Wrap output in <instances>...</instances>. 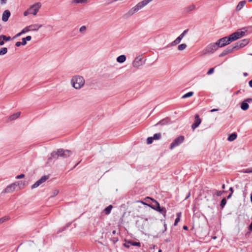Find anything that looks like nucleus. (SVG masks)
I'll return each instance as SVG.
<instances>
[{
    "mask_svg": "<svg viewBox=\"0 0 252 252\" xmlns=\"http://www.w3.org/2000/svg\"><path fill=\"white\" fill-rule=\"evenodd\" d=\"M250 200H251V202L252 203V193L251 194Z\"/></svg>",
    "mask_w": 252,
    "mask_h": 252,
    "instance_id": "nucleus-64",
    "label": "nucleus"
},
{
    "mask_svg": "<svg viewBox=\"0 0 252 252\" xmlns=\"http://www.w3.org/2000/svg\"><path fill=\"white\" fill-rule=\"evenodd\" d=\"M147 223L146 220H143L141 225L138 226L139 230L143 232L145 230L144 225Z\"/></svg>",
    "mask_w": 252,
    "mask_h": 252,
    "instance_id": "nucleus-28",
    "label": "nucleus"
},
{
    "mask_svg": "<svg viewBox=\"0 0 252 252\" xmlns=\"http://www.w3.org/2000/svg\"><path fill=\"white\" fill-rule=\"evenodd\" d=\"M170 119L168 117H166L161 120H160L159 122H158L157 124H155L154 126H157L158 125H165L168 124L170 123Z\"/></svg>",
    "mask_w": 252,
    "mask_h": 252,
    "instance_id": "nucleus-17",
    "label": "nucleus"
},
{
    "mask_svg": "<svg viewBox=\"0 0 252 252\" xmlns=\"http://www.w3.org/2000/svg\"><path fill=\"white\" fill-rule=\"evenodd\" d=\"M189 31L188 29L185 30L177 38H179L180 41L183 38Z\"/></svg>",
    "mask_w": 252,
    "mask_h": 252,
    "instance_id": "nucleus-29",
    "label": "nucleus"
},
{
    "mask_svg": "<svg viewBox=\"0 0 252 252\" xmlns=\"http://www.w3.org/2000/svg\"><path fill=\"white\" fill-rule=\"evenodd\" d=\"M113 208V206L112 205H110L107 207H106L104 210V212L105 215H109L110 214L112 209Z\"/></svg>",
    "mask_w": 252,
    "mask_h": 252,
    "instance_id": "nucleus-24",
    "label": "nucleus"
},
{
    "mask_svg": "<svg viewBox=\"0 0 252 252\" xmlns=\"http://www.w3.org/2000/svg\"><path fill=\"white\" fill-rule=\"evenodd\" d=\"M25 177V175L24 174H20L16 176V178L17 179H22Z\"/></svg>",
    "mask_w": 252,
    "mask_h": 252,
    "instance_id": "nucleus-49",
    "label": "nucleus"
},
{
    "mask_svg": "<svg viewBox=\"0 0 252 252\" xmlns=\"http://www.w3.org/2000/svg\"><path fill=\"white\" fill-rule=\"evenodd\" d=\"M243 173H252V167L243 170Z\"/></svg>",
    "mask_w": 252,
    "mask_h": 252,
    "instance_id": "nucleus-42",
    "label": "nucleus"
},
{
    "mask_svg": "<svg viewBox=\"0 0 252 252\" xmlns=\"http://www.w3.org/2000/svg\"><path fill=\"white\" fill-rule=\"evenodd\" d=\"M6 0H0V1L1 4H5L6 3Z\"/></svg>",
    "mask_w": 252,
    "mask_h": 252,
    "instance_id": "nucleus-56",
    "label": "nucleus"
},
{
    "mask_svg": "<svg viewBox=\"0 0 252 252\" xmlns=\"http://www.w3.org/2000/svg\"><path fill=\"white\" fill-rule=\"evenodd\" d=\"M245 32L244 31H237L230 35L232 41L236 40L237 39L244 36Z\"/></svg>",
    "mask_w": 252,
    "mask_h": 252,
    "instance_id": "nucleus-9",
    "label": "nucleus"
},
{
    "mask_svg": "<svg viewBox=\"0 0 252 252\" xmlns=\"http://www.w3.org/2000/svg\"><path fill=\"white\" fill-rule=\"evenodd\" d=\"M243 75L245 77L247 76L248 75V74L246 72H245L243 73Z\"/></svg>",
    "mask_w": 252,
    "mask_h": 252,
    "instance_id": "nucleus-63",
    "label": "nucleus"
},
{
    "mask_svg": "<svg viewBox=\"0 0 252 252\" xmlns=\"http://www.w3.org/2000/svg\"><path fill=\"white\" fill-rule=\"evenodd\" d=\"M11 15L10 12L8 10H5L2 13V20L3 22H7Z\"/></svg>",
    "mask_w": 252,
    "mask_h": 252,
    "instance_id": "nucleus-14",
    "label": "nucleus"
},
{
    "mask_svg": "<svg viewBox=\"0 0 252 252\" xmlns=\"http://www.w3.org/2000/svg\"><path fill=\"white\" fill-rule=\"evenodd\" d=\"M237 138V134L235 133H233L231 134L227 138V140L229 141H232L234 140Z\"/></svg>",
    "mask_w": 252,
    "mask_h": 252,
    "instance_id": "nucleus-26",
    "label": "nucleus"
},
{
    "mask_svg": "<svg viewBox=\"0 0 252 252\" xmlns=\"http://www.w3.org/2000/svg\"><path fill=\"white\" fill-rule=\"evenodd\" d=\"M72 154V152L68 150L59 149L57 151H53L51 154V157L48 159L50 161L52 159H57L59 157L63 158L69 157Z\"/></svg>",
    "mask_w": 252,
    "mask_h": 252,
    "instance_id": "nucleus-2",
    "label": "nucleus"
},
{
    "mask_svg": "<svg viewBox=\"0 0 252 252\" xmlns=\"http://www.w3.org/2000/svg\"><path fill=\"white\" fill-rule=\"evenodd\" d=\"M59 193V190L57 189H55L53 191L52 194L50 196V197H53L56 196Z\"/></svg>",
    "mask_w": 252,
    "mask_h": 252,
    "instance_id": "nucleus-43",
    "label": "nucleus"
},
{
    "mask_svg": "<svg viewBox=\"0 0 252 252\" xmlns=\"http://www.w3.org/2000/svg\"><path fill=\"white\" fill-rule=\"evenodd\" d=\"M193 94V92H188V93H186V94H185L182 96V98H187V97H190V96H192Z\"/></svg>",
    "mask_w": 252,
    "mask_h": 252,
    "instance_id": "nucleus-34",
    "label": "nucleus"
},
{
    "mask_svg": "<svg viewBox=\"0 0 252 252\" xmlns=\"http://www.w3.org/2000/svg\"><path fill=\"white\" fill-rule=\"evenodd\" d=\"M153 140H154V139H153V137H148L147 139V143L148 144H152L153 143Z\"/></svg>",
    "mask_w": 252,
    "mask_h": 252,
    "instance_id": "nucleus-41",
    "label": "nucleus"
},
{
    "mask_svg": "<svg viewBox=\"0 0 252 252\" xmlns=\"http://www.w3.org/2000/svg\"><path fill=\"white\" fill-rule=\"evenodd\" d=\"M152 201L155 202L156 205H148L149 206H150L151 208L155 210H156L157 211V210L160 209L161 208L159 205V203L156 201V200L154 199H151Z\"/></svg>",
    "mask_w": 252,
    "mask_h": 252,
    "instance_id": "nucleus-18",
    "label": "nucleus"
},
{
    "mask_svg": "<svg viewBox=\"0 0 252 252\" xmlns=\"http://www.w3.org/2000/svg\"><path fill=\"white\" fill-rule=\"evenodd\" d=\"M126 60V56L124 55L119 56L117 58V62L119 63H123Z\"/></svg>",
    "mask_w": 252,
    "mask_h": 252,
    "instance_id": "nucleus-22",
    "label": "nucleus"
},
{
    "mask_svg": "<svg viewBox=\"0 0 252 252\" xmlns=\"http://www.w3.org/2000/svg\"><path fill=\"white\" fill-rule=\"evenodd\" d=\"M88 0H73L72 1V3H87Z\"/></svg>",
    "mask_w": 252,
    "mask_h": 252,
    "instance_id": "nucleus-33",
    "label": "nucleus"
},
{
    "mask_svg": "<svg viewBox=\"0 0 252 252\" xmlns=\"http://www.w3.org/2000/svg\"><path fill=\"white\" fill-rule=\"evenodd\" d=\"M229 190L230 191V193H233L234 190H233V189L232 187H230Z\"/></svg>",
    "mask_w": 252,
    "mask_h": 252,
    "instance_id": "nucleus-57",
    "label": "nucleus"
},
{
    "mask_svg": "<svg viewBox=\"0 0 252 252\" xmlns=\"http://www.w3.org/2000/svg\"><path fill=\"white\" fill-rule=\"evenodd\" d=\"M232 194L233 193H230L227 196V198L230 199L231 197Z\"/></svg>",
    "mask_w": 252,
    "mask_h": 252,
    "instance_id": "nucleus-60",
    "label": "nucleus"
},
{
    "mask_svg": "<svg viewBox=\"0 0 252 252\" xmlns=\"http://www.w3.org/2000/svg\"><path fill=\"white\" fill-rule=\"evenodd\" d=\"M8 219H9V218L7 217H3V218L0 219V224L3 222L5 220H8Z\"/></svg>",
    "mask_w": 252,
    "mask_h": 252,
    "instance_id": "nucleus-46",
    "label": "nucleus"
},
{
    "mask_svg": "<svg viewBox=\"0 0 252 252\" xmlns=\"http://www.w3.org/2000/svg\"><path fill=\"white\" fill-rule=\"evenodd\" d=\"M40 7L41 4L39 2H37L34 4L29 8L30 13L33 15H35L39 11Z\"/></svg>",
    "mask_w": 252,
    "mask_h": 252,
    "instance_id": "nucleus-7",
    "label": "nucleus"
},
{
    "mask_svg": "<svg viewBox=\"0 0 252 252\" xmlns=\"http://www.w3.org/2000/svg\"><path fill=\"white\" fill-rule=\"evenodd\" d=\"M249 85L250 87L252 88V79L249 82Z\"/></svg>",
    "mask_w": 252,
    "mask_h": 252,
    "instance_id": "nucleus-59",
    "label": "nucleus"
},
{
    "mask_svg": "<svg viewBox=\"0 0 252 252\" xmlns=\"http://www.w3.org/2000/svg\"><path fill=\"white\" fill-rule=\"evenodd\" d=\"M70 223H68L66 224V226H64V227H63L62 228H61V230H60V232H62L63 230H64L66 228H67L68 227H69V226L70 225Z\"/></svg>",
    "mask_w": 252,
    "mask_h": 252,
    "instance_id": "nucleus-48",
    "label": "nucleus"
},
{
    "mask_svg": "<svg viewBox=\"0 0 252 252\" xmlns=\"http://www.w3.org/2000/svg\"><path fill=\"white\" fill-rule=\"evenodd\" d=\"M224 192V191H219V190H216L215 194L217 196H221L222 193Z\"/></svg>",
    "mask_w": 252,
    "mask_h": 252,
    "instance_id": "nucleus-44",
    "label": "nucleus"
},
{
    "mask_svg": "<svg viewBox=\"0 0 252 252\" xmlns=\"http://www.w3.org/2000/svg\"><path fill=\"white\" fill-rule=\"evenodd\" d=\"M196 9V5L194 4H191L187 6L184 9V12L185 13H189Z\"/></svg>",
    "mask_w": 252,
    "mask_h": 252,
    "instance_id": "nucleus-15",
    "label": "nucleus"
},
{
    "mask_svg": "<svg viewBox=\"0 0 252 252\" xmlns=\"http://www.w3.org/2000/svg\"><path fill=\"white\" fill-rule=\"evenodd\" d=\"M217 42L212 43L209 44L203 51L204 54H210L213 53L216 51L218 48Z\"/></svg>",
    "mask_w": 252,
    "mask_h": 252,
    "instance_id": "nucleus-5",
    "label": "nucleus"
},
{
    "mask_svg": "<svg viewBox=\"0 0 252 252\" xmlns=\"http://www.w3.org/2000/svg\"><path fill=\"white\" fill-rule=\"evenodd\" d=\"M0 36L4 41H8L11 39L10 36H6V35L3 34Z\"/></svg>",
    "mask_w": 252,
    "mask_h": 252,
    "instance_id": "nucleus-37",
    "label": "nucleus"
},
{
    "mask_svg": "<svg viewBox=\"0 0 252 252\" xmlns=\"http://www.w3.org/2000/svg\"><path fill=\"white\" fill-rule=\"evenodd\" d=\"M234 50H235V49L234 45L229 46L223 50V51L219 55V57H222L230 53H231Z\"/></svg>",
    "mask_w": 252,
    "mask_h": 252,
    "instance_id": "nucleus-12",
    "label": "nucleus"
},
{
    "mask_svg": "<svg viewBox=\"0 0 252 252\" xmlns=\"http://www.w3.org/2000/svg\"><path fill=\"white\" fill-rule=\"evenodd\" d=\"M22 45V43H21V42H20V41H17V42H16V43H15V46H16V47H19V46H20V45Z\"/></svg>",
    "mask_w": 252,
    "mask_h": 252,
    "instance_id": "nucleus-54",
    "label": "nucleus"
},
{
    "mask_svg": "<svg viewBox=\"0 0 252 252\" xmlns=\"http://www.w3.org/2000/svg\"><path fill=\"white\" fill-rule=\"evenodd\" d=\"M214 71V68H211L210 69H209V70L208 71L207 74V75H211L212 74Z\"/></svg>",
    "mask_w": 252,
    "mask_h": 252,
    "instance_id": "nucleus-47",
    "label": "nucleus"
},
{
    "mask_svg": "<svg viewBox=\"0 0 252 252\" xmlns=\"http://www.w3.org/2000/svg\"><path fill=\"white\" fill-rule=\"evenodd\" d=\"M86 31V27L85 26H82L80 28L79 31L80 32H84Z\"/></svg>",
    "mask_w": 252,
    "mask_h": 252,
    "instance_id": "nucleus-45",
    "label": "nucleus"
},
{
    "mask_svg": "<svg viewBox=\"0 0 252 252\" xmlns=\"http://www.w3.org/2000/svg\"><path fill=\"white\" fill-rule=\"evenodd\" d=\"M182 216V213L181 212H178L177 213L176 215V218L174 222V225H176L177 223L180 221V218Z\"/></svg>",
    "mask_w": 252,
    "mask_h": 252,
    "instance_id": "nucleus-25",
    "label": "nucleus"
},
{
    "mask_svg": "<svg viewBox=\"0 0 252 252\" xmlns=\"http://www.w3.org/2000/svg\"><path fill=\"white\" fill-rule=\"evenodd\" d=\"M183 229L184 230H187L188 229V227L187 225H184L183 226Z\"/></svg>",
    "mask_w": 252,
    "mask_h": 252,
    "instance_id": "nucleus-61",
    "label": "nucleus"
},
{
    "mask_svg": "<svg viewBox=\"0 0 252 252\" xmlns=\"http://www.w3.org/2000/svg\"><path fill=\"white\" fill-rule=\"evenodd\" d=\"M249 42V39H244L241 40H240L236 42L235 45H234V48L235 49H238L239 48H241L242 47H243L245 46L246 45H247Z\"/></svg>",
    "mask_w": 252,
    "mask_h": 252,
    "instance_id": "nucleus-8",
    "label": "nucleus"
},
{
    "mask_svg": "<svg viewBox=\"0 0 252 252\" xmlns=\"http://www.w3.org/2000/svg\"><path fill=\"white\" fill-rule=\"evenodd\" d=\"M232 41H233L230 36L229 35V36H225L220 39L216 42L218 44V47L220 48H221L229 44Z\"/></svg>",
    "mask_w": 252,
    "mask_h": 252,
    "instance_id": "nucleus-4",
    "label": "nucleus"
},
{
    "mask_svg": "<svg viewBox=\"0 0 252 252\" xmlns=\"http://www.w3.org/2000/svg\"><path fill=\"white\" fill-rule=\"evenodd\" d=\"M123 245L125 247L129 248L130 247V244L129 243V241H128L127 243H124Z\"/></svg>",
    "mask_w": 252,
    "mask_h": 252,
    "instance_id": "nucleus-50",
    "label": "nucleus"
},
{
    "mask_svg": "<svg viewBox=\"0 0 252 252\" xmlns=\"http://www.w3.org/2000/svg\"><path fill=\"white\" fill-rule=\"evenodd\" d=\"M226 204V200L225 198H223L220 201V206L221 209H223Z\"/></svg>",
    "mask_w": 252,
    "mask_h": 252,
    "instance_id": "nucleus-35",
    "label": "nucleus"
},
{
    "mask_svg": "<svg viewBox=\"0 0 252 252\" xmlns=\"http://www.w3.org/2000/svg\"><path fill=\"white\" fill-rule=\"evenodd\" d=\"M49 178L48 176H42L39 180L41 182V184L45 182Z\"/></svg>",
    "mask_w": 252,
    "mask_h": 252,
    "instance_id": "nucleus-38",
    "label": "nucleus"
},
{
    "mask_svg": "<svg viewBox=\"0 0 252 252\" xmlns=\"http://www.w3.org/2000/svg\"><path fill=\"white\" fill-rule=\"evenodd\" d=\"M218 110V109H212L210 111L211 112H214L217 111Z\"/></svg>",
    "mask_w": 252,
    "mask_h": 252,
    "instance_id": "nucleus-62",
    "label": "nucleus"
},
{
    "mask_svg": "<svg viewBox=\"0 0 252 252\" xmlns=\"http://www.w3.org/2000/svg\"><path fill=\"white\" fill-rule=\"evenodd\" d=\"M72 86L75 89H81L85 84V80L82 76L76 75L71 80Z\"/></svg>",
    "mask_w": 252,
    "mask_h": 252,
    "instance_id": "nucleus-3",
    "label": "nucleus"
},
{
    "mask_svg": "<svg viewBox=\"0 0 252 252\" xmlns=\"http://www.w3.org/2000/svg\"><path fill=\"white\" fill-rule=\"evenodd\" d=\"M29 14H31L30 13V11L28 9L27 10H26V11L24 12V16H26L27 15H28Z\"/></svg>",
    "mask_w": 252,
    "mask_h": 252,
    "instance_id": "nucleus-53",
    "label": "nucleus"
},
{
    "mask_svg": "<svg viewBox=\"0 0 252 252\" xmlns=\"http://www.w3.org/2000/svg\"><path fill=\"white\" fill-rule=\"evenodd\" d=\"M245 100V101H247L248 103H252V98H248Z\"/></svg>",
    "mask_w": 252,
    "mask_h": 252,
    "instance_id": "nucleus-52",
    "label": "nucleus"
},
{
    "mask_svg": "<svg viewBox=\"0 0 252 252\" xmlns=\"http://www.w3.org/2000/svg\"><path fill=\"white\" fill-rule=\"evenodd\" d=\"M129 243H130V245L133 246H138V247H140L141 246V244H140V242L129 241Z\"/></svg>",
    "mask_w": 252,
    "mask_h": 252,
    "instance_id": "nucleus-39",
    "label": "nucleus"
},
{
    "mask_svg": "<svg viewBox=\"0 0 252 252\" xmlns=\"http://www.w3.org/2000/svg\"><path fill=\"white\" fill-rule=\"evenodd\" d=\"M157 211L161 213L162 215H163L164 217H165L166 213V210L165 208H160V209L157 210Z\"/></svg>",
    "mask_w": 252,
    "mask_h": 252,
    "instance_id": "nucleus-30",
    "label": "nucleus"
},
{
    "mask_svg": "<svg viewBox=\"0 0 252 252\" xmlns=\"http://www.w3.org/2000/svg\"><path fill=\"white\" fill-rule=\"evenodd\" d=\"M26 39V41H30L32 39V37L30 35L27 36L25 38Z\"/></svg>",
    "mask_w": 252,
    "mask_h": 252,
    "instance_id": "nucleus-55",
    "label": "nucleus"
},
{
    "mask_svg": "<svg viewBox=\"0 0 252 252\" xmlns=\"http://www.w3.org/2000/svg\"><path fill=\"white\" fill-rule=\"evenodd\" d=\"M185 138L184 136H180L178 137L175 138L174 140L171 143L170 149H173L175 147L180 145L184 141Z\"/></svg>",
    "mask_w": 252,
    "mask_h": 252,
    "instance_id": "nucleus-6",
    "label": "nucleus"
},
{
    "mask_svg": "<svg viewBox=\"0 0 252 252\" xmlns=\"http://www.w3.org/2000/svg\"><path fill=\"white\" fill-rule=\"evenodd\" d=\"M153 0H143L137 3L134 6L130 9L126 13L123 15V18L127 19L138 12L139 10L146 6L148 3Z\"/></svg>",
    "mask_w": 252,
    "mask_h": 252,
    "instance_id": "nucleus-1",
    "label": "nucleus"
},
{
    "mask_svg": "<svg viewBox=\"0 0 252 252\" xmlns=\"http://www.w3.org/2000/svg\"><path fill=\"white\" fill-rule=\"evenodd\" d=\"M201 122V120L198 114H196L194 118V122L191 126L192 129L194 130L197 128Z\"/></svg>",
    "mask_w": 252,
    "mask_h": 252,
    "instance_id": "nucleus-11",
    "label": "nucleus"
},
{
    "mask_svg": "<svg viewBox=\"0 0 252 252\" xmlns=\"http://www.w3.org/2000/svg\"><path fill=\"white\" fill-rule=\"evenodd\" d=\"M29 32V28H28V26L26 27L25 28H24L21 32H19L18 33H17L15 36L14 37H18L19 36H20L21 35H22V34H24L26 32Z\"/></svg>",
    "mask_w": 252,
    "mask_h": 252,
    "instance_id": "nucleus-23",
    "label": "nucleus"
},
{
    "mask_svg": "<svg viewBox=\"0 0 252 252\" xmlns=\"http://www.w3.org/2000/svg\"><path fill=\"white\" fill-rule=\"evenodd\" d=\"M118 241V239L117 238H114L113 240L114 243H116Z\"/></svg>",
    "mask_w": 252,
    "mask_h": 252,
    "instance_id": "nucleus-58",
    "label": "nucleus"
},
{
    "mask_svg": "<svg viewBox=\"0 0 252 252\" xmlns=\"http://www.w3.org/2000/svg\"><path fill=\"white\" fill-rule=\"evenodd\" d=\"M20 115V112H17L15 114H13V115H11L9 117V120H14L16 119H17Z\"/></svg>",
    "mask_w": 252,
    "mask_h": 252,
    "instance_id": "nucleus-27",
    "label": "nucleus"
},
{
    "mask_svg": "<svg viewBox=\"0 0 252 252\" xmlns=\"http://www.w3.org/2000/svg\"><path fill=\"white\" fill-rule=\"evenodd\" d=\"M246 1L245 0H242L239 2L237 6H236V10L238 11H240L245 5Z\"/></svg>",
    "mask_w": 252,
    "mask_h": 252,
    "instance_id": "nucleus-21",
    "label": "nucleus"
},
{
    "mask_svg": "<svg viewBox=\"0 0 252 252\" xmlns=\"http://www.w3.org/2000/svg\"><path fill=\"white\" fill-rule=\"evenodd\" d=\"M7 52V48L6 47H3L0 50V56L4 55Z\"/></svg>",
    "mask_w": 252,
    "mask_h": 252,
    "instance_id": "nucleus-32",
    "label": "nucleus"
},
{
    "mask_svg": "<svg viewBox=\"0 0 252 252\" xmlns=\"http://www.w3.org/2000/svg\"><path fill=\"white\" fill-rule=\"evenodd\" d=\"M249 105L247 101H245V100L243 101L241 103V108L244 110L246 111L249 109Z\"/></svg>",
    "mask_w": 252,
    "mask_h": 252,
    "instance_id": "nucleus-19",
    "label": "nucleus"
},
{
    "mask_svg": "<svg viewBox=\"0 0 252 252\" xmlns=\"http://www.w3.org/2000/svg\"><path fill=\"white\" fill-rule=\"evenodd\" d=\"M153 139L155 140H158L161 138V134L160 133H156L154 135L153 137Z\"/></svg>",
    "mask_w": 252,
    "mask_h": 252,
    "instance_id": "nucleus-40",
    "label": "nucleus"
},
{
    "mask_svg": "<svg viewBox=\"0 0 252 252\" xmlns=\"http://www.w3.org/2000/svg\"><path fill=\"white\" fill-rule=\"evenodd\" d=\"M187 45L186 44L183 43L178 46V49L179 51H183V50H185L187 48Z\"/></svg>",
    "mask_w": 252,
    "mask_h": 252,
    "instance_id": "nucleus-31",
    "label": "nucleus"
},
{
    "mask_svg": "<svg viewBox=\"0 0 252 252\" xmlns=\"http://www.w3.org/2000/svg\"><path fill=\"white\" fill-rule=\"evenodd\" d=\"M30 31H37L40 28L42 27V25L33 24L28 26Z\"/></svg>",
    "mask_w": 252,
    "mask_h": 252,
    "instance_id": "nucleus-16",
    "label": "nucleus"
},
{
    "mask_svg": "<svg viewBox=\"0 0 252 252\" xmlns=\"http://www.w3.org/2000/svg\"><path fill=\"white\" fill-rule=\"evenodd\" d=\"M17 186V184L15 183H12L8 186L5 189L4 192L5 193H9L15 189L16 187Z\"/></svg>",
    "mask_w": 252,
    "mask_h": 252,
    "instance_id": "nucleus-13",
    "label": "nucleus"
},
{
    "mask_svg": "<svg viewBox=\"0 0 252 252\" xmlns=\"http://www.w3.org/2000/svg\"><path fill=\"white\" fill-rule=\"evenodd\" d=\"M181 41L179 40V38H177L175 40L168 44L165 48H168L170 46H174L178 45L180 43Z\"/></svg>",
    "mask_w": 252,
    "mask_h": 252,
    "instance_id": "nucleus-20",
    "label": "nucleus"
},
{
    "mask_svg": "<svg viewBox=\"0 0 252 252\" xmlns=\"http://www.w3.org/2000/svg\"><path fill=\"white\" fill-rule=\"evenodd\" d=\"M145 63L142 58L137 57L135 58L132 62V66L134 67L138 68L140 66L142 65Z\"/></svg>",
    "mask_w": 252,
    "mask_h": 252,
    "instance_id": "nucleus-10",
    "label": "nucleus"
},
{
    "mask_svg": "<svg viewBox=\"0 0 252 252\" xmlns=\"http://www.w3.org/2000/svg\"><path fill=\"white\" fill-rule=\"evenodd\" d=\"M41 184V182L38 180L34 184H33L31 188L32 189H35V188L38 187Z\"/></svg>",
    "mask_w": 252,
    "mask_h": 252,
    "instance_id": "nucleus-36",
    "label": "nucleus"
},
{
    "mask_svg": "<svg viewBox=\"0 0 252 252\" xmlns=\"http://www.w3.org/2000/svg\"><path fill=\"white\" fill-rule=\"evenodd\" d=\"M22 41L21 42L22 45H25L27 44V41L25 38L22 39Z\"/></svg>",
    "mask_w": 252,
    "mask_h": 252,
    "instance_id": "nucleus-51",
    "label": "nucleus"
}]
</instances>
